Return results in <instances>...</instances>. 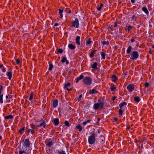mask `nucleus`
<instances>
[{
    "mask_svg": "<svg viewBox=\"0 0 154 154\" xmlns=\"http://www.w3.org/2000/svg\"><path fill=\"white\" fill-rule=\"evenodd\" d=\"M95 134L94 133H92L91 135L88 138V143L91 145L95 143Z\"/></svg>",
    "mask_w": 154,
    "mask_h": 154,
    "instance_id": "nucleus-1",
    "label": "nucleus"
},
{
    "mask_svg": "<svg viewBox=\"0 0 154 154\" xmlns=\"http://www.w3.org/2000/svg\"><path fill=\"white\" fill-rule=\"evenodd\" d=\"M92 80L88 76H87L84 78L83 82L85 85H90L92 84Z\"/></svg>",
    "mask_w": 154,
    "mask_h": 154,
    "instance_id": "nucleus-2",
    "label": "nucleus"
},
{
    "mask_svg": "<svg viewBox=\"0 0 154 154\" xmlns=\"http://www.w3.org/2000/svg\"><path fill=\"white\" fill-rule=\"evenodd\" d=\"M130 59L133 60H134L138 58L139 54L137 51H134L130 53Z\"/></svg>",
    "mask_w": 154,
    "mask_h": 154,
    "instance_id": "nucleus-3",
    "label": "nucleus"
},
{
    "mask_svg": "<svg viewBox=\"0 0 154 154\" xmlns=\"http://www.w3.org/2000/svg\"><path fill=\"white\" fill-rule=\"evenodd\" d=\"M72 25L70 26V29L74 27L75 28H78L79 25V21L77 18L75 19L74 20L72 23Z\"/></svg>",
    "mask_w": 154,
    "mask_h": 154,
    "instance_id": "nucleus-4",
    "label": "nucleus"
},
{
    "mask_svg": "<svg viewBox=\"0 0 154 154\" xmlns=\"http://www.w3.org/2000/svg\"><path fill=\"white\" fill-rule=\"evenodd\" d=\"M104 103H95L93 106V108L94 110H97L99 108L102 109L104 106Z\"/></svg>",
    "mask_w": 154,
    "mask_h": 154,
    "instance_id": "nucleus-5",
    "label": "nucleus"
},
{
    "mask_svg": "<svg viewBox=\"0 0 154 154\" xmlns=\"http://www.w3.org/2000/svg\"><path fill=\"white\" fill-rule=\"evenodd\" d=\"M127 89L130 92H131L134 89V86L133 84H130L127 87Z\"/></svg>",
    "mask_w": 154,
    "mask_h": 154,
    "instance_id": "nucleus-6",
    "label": "nucleus"
},
{
    "mask_svg": "<svg viewBox=\"0 0 154 154\" xmlns=\"http://www.w3.org/2000/svg\"><path fill=\"white\" fill-rule=\"evenodd\" d=\"M49 142H45L46 146L48 147H51L54 143V141H53L51 139H49Z\"/></svg>",
    "mask_w": 154,
    "mask_h": 154,
    "instance_id": "nucleus-7",
    "label": "nucleus"
},
{
    "mask_svg": "<svg viewBox=\"0 0 154 154\" xmlns=\"http://www.w3.org/2000/svg\"><path fill=\"white\" fill-rule=\"evenodd\" d=\"M53 122L54 125L56 126H58L59 124V120L57 118H54L53 120Z\"/></svg>",
    "mask_w": 154,
    "mask_h": 154,
    "instance_id": "nucleus-8",
    "label": "nucleus"
},
{
    "mask_svg": "<svg viewBox=\"0 0 154 154\" xmlns=\"http://www.w3.org/2000/svg\"><path fill=\"white\" fill-rule=\"evenodd\" d=\"M24 144L25 146L26 147H28L30 145V141L28 139H26L25 140L24 142Z\"/></svg>",
    "mask_w": 154,
    "mask_h": 154,
    "instance_id": "nucleus-9",
    "label": "nucleus"
},
{
    "mask_svg": "<svg viewBox=\"0 0 154 154\" xmlns=\"http://www.w3.org/2000/svg\"><path fill=\"white\" fill-rule=\"evenodd\" d=\"M71 84L69 82H68L67 83H66L65 84L64 88L65 89H66L68 91H70L72 90L71 89H69L67 88L68 87H69L70 86Z\"/></svg>",
    "mask_w": 154,
    "mask_h": 154,
    "instance_id": "nucleus-10",
    "label": "nucleus"
},
{
    "mask_svg": "<svg viewBox=\"0 0 154 154\" xmlns=\"http://www.w3.org/2000/svg\"><path fill=\"white\" fill-rule=\"evenodd\" d=\"M84 77V76L83 75H81L77 77L75 79V82L77 83L78 82L79 80L82 79Z\"/></svg>",
    "mask_w": 154,
    "mask_h": 154,
    "instance_id": "nucleus-11",
    "label": "nucleus"
},
{
    "mask_svg": "<svg viewBox=\"0 0 154 154\" xmlns=\"http://www.w3.org/2000/svg\"><path fill=\"white\" fill-rule=\"evenodd\" d=\"M58 103V102L57 100L56 99L54 100L53 101L52 104V106L53 107L55 108L57 106Z\"/></svg>",
    "mask_w": 154,
    "mask_h": 154,
    "instance_id": "nucleus-12",
    "label": "nucleus"
},
{
    "mask_svg": "<svg viewBox=\"0 0 154 154\" xmlns=\"http://www.w3.org/2000/svg\"><path fill=\"white\" fill-rule=\"evenodd\" d=\"M80 37L79 36H77L75 39V42L76 44L78 45H80Z\"/></svg>",
    "mask_w": 154,
    "mask_h": 154,
    "instance_id": "nucleus-13",
    "label": "nucleus"
},
{
    "mask_svg": "<svg viewBox=\"0 0 154 154\" xmlns=\"http://www.w3.org/2000/svg\"><path fill=\"white\" fill-rule=\"evenodd\" d=\"M98 91L94 89H92V90H91L89 91V93L90 94H95L97 93Z\"/></svg>",
    "mask_w": 154,
    "mask_h": 154,
    "instance_id": "nucleus-14",
    "label": "nucleus"
},
{
    "mask_svg": "<svg viewBox=\"0 0 154 154\" xmlns=\"http://www.w3.org/2000/svg\"><path fill=\"white\" fill-rule=\"evenodd\" d=\"M142 10L143 11L146 15L149 14V12L146 7H144L142 8Z\"/></svg>",
    "mask_w": 154,
    "mask_h": 154,
    "instance_id": "nucleus-15",
    "label": "nucleus"
},
{
    "mask_svg": "<svg viewBox=\"0 0 154 154\" xmlns=\"http://www.w3.org/2000/svg\"><path fill=\"white\" fill-rule=\"evenodd\" d=\"M68 47L71 50H73L76 48V46L72 44H69L68 45Z\"/></svg>",
    "mask_w": 154,
    "mask_h": 154,
    "instance_id": "nucleus-16",
    "label": "nucleus"
},
{
    "mask_svg": "<svg viewBox=\"0 0 154 154\" xmlns=\"http://www.w3.org/2000/svg\"><path fill=\"white\" fill-rule=\"evenodd\" d=\"M91 104L89 102H86L84 105V107L87 109H88L90 107V105Z\"/></svg>",
    "mask_w": 154,
    "mask_h": 154,
    "instance_id": "nucleus-17",
    "label": "nucleus"
},
{
    "mask_svg": "<svg viewBox=\"0 0 154 154\" xmlns=\"http://www.w3.org/2000/svg\"><path fill=\"white\" fill-rule=\"evenodd\" d=\"M132 47L130 45L129 46L126 50V53L128 54H130L131 51Z\"/></svg>",
    "mask_w": 154,
    "mask_h": 154,
    "instance_id": "nucleus-18",
    "label": "nucleus"
},
{
    "mask_svg": "<svg viewBox=\"0 0 154 154\" xmlns=\"http://www.w3.org/2000/svg\"><path fill=\"white\" fill-rule=\"evenodd\" d=\"M46 124L45 122H43L42 123H40L39 125H36V127H41L42 126H43V127L44 128H45L46 126Z\"/></svg>",
    "mask_w": 154,
    "mask_h": 154,
    "instance_id": "nucleus-19",
    "label": "nucleus"
},
{
    "mask_svg": "<svg viewBox=\"0 0 154 154\" xmlns=\"http://www.w3.org/2000/svg\"><path fill=\"white\" fill-rule=\"evenodd\" d=\"M111 78L112 79V81L114 82H115L118 79V77L115 75H112Z\"/></svg>",
    "mask_w": 154,
    "mask_h": 154,
    "instance_id": "nucleus-20",
    "label": "nucleus"
},
{
    "mask_svg": "<svg viewBox=\"0 0 154 154\" xmlns=\"http://www.w3.org/2000/svg\"><path fill=\"white\" fill-rule=\"evenodd\" d=\"M97 62H95L91 66V67L94 69H97Z\"/></svg>",
    "mask_w": 154,
    "mask_h": 154,
    "instance_id": "nucleus-21",
    "label": "nucleus"
},
{
    "mask_svg": "<svg viewBox=\"0 0 154 154\" xmlns=\"http://www.w3.org/2000/svg\"><path fill=\"white\" fill-rule=\"evenodd\" d=\"M12 73L11 72H8L7 73V75L8 76V79L10 80L12 77Z\"/></svg>",
    "mask_w": 154,
    "mask_h": 154,
    "instance_id": "nucleus-22",
    "label": "nucleus"
},
{
    "mask_svg": "<svg viewBox=\"0 0 154 154\" xmlns=\"http://www.w3.org/2000/svg\"><path fill=\"white\" fill-rule=\"evenodd\" d=\"M76 128L79 130V131L80 132H81L82 131V128L79 124L76 126Z\"/></svg>",
    "mask_w": 154,
    "mask_h": 154,
    "instance_id": "nucleus-23",
    "label": "nucleus"
},
{
    "mask_svg": "<svg viewBox=\"0 0 154 154\" xmlns=\"http://www.w3.org/2000/svg\"><path fill=\"white\" fill-rule=\"evenodd\" d=\"M96 50H94L91 52V53L89 55V57L91 58H92L94 57V54L95 53Z\"/></svg>",
    "mask_w": 154,
    "mask_h": 154,
    "instance_id": "nucleus-24",
    "label": "nucleus"
},
{
    "mask_svg": "<svg viewBox=\"0 0 154 154\" xmlns=\"http://www.w3.org/2000/svg\"><path fill=\"white\" fill-rule=\"evenodd\" d=\"M134 100L137 103H138L140 100V98L138 96H136L134 97Z\"/></svg>",
    "mask_w": 154,
    "mask_h": 154,
    "instance_id": "nucleus-25",
    "label": "nucleus"
},
{
    "mask_svg": "<svg viewBox=\"0 0 154 154\" xmlns=\"http://www.w3.org/2000/svg\"><path fill=\"white\" fill-rule=\"evenodd\" d=\"M25 130V127H23L22 128H20L19 131V132L21 134H22L24 132Z\"/></svg>",
    "mask_w": 154,
    "mask_h": 154,
    "instance_id": "nucleus-26",
    "label": "nucleus"
},
{
    "mask_svg": "<svg viewBox=\"0 0 154 154\" xmlns=\"http://www.w3.org/2000/svg\"><path fill=\"white\" fill-rule=\"evenodd\" d=\"M101 42L102 43V44H103V45H108L109 44V42L108 41L106 42V41H101Z\"/></svg>",
    "mask_w": 154,
    "mask_h": 154,
    "instance_id": "nucleus-27",
    "label": "nucleus"
},
{
    "mask_svg": "<svg viewBox=\"0 0 154 154\" xmlns=\"http://www.w3.org/2000/svg\"><path fill=\"white\" fill-rule=\"evenodd\" d=\"M13 118V116L11 115H9L5 116V119H12Z\"/></svg>",
    "mask_w": 154,
    "mask_h": 154,
    "instance_id": "nucleus-28",
    "label": "nucleus"
},
{
    "mask_svg": "<svg viewBox=\"0 0 154 154\" xmlns=\"http://www.w3.org/2000/svg\"><path fill=\"white\" fill-rule=\"evenodd\" d=\"M127 105V103L124 102L122 103H120L119 105V106L120 109H122V106L124 105Z\"/></svg>",
    "mask_w": 154,
    "mask_h": 154,
    "instance_id": "nucleus-29",
    "label": "nucleus"
},
{
    "mask_svg": "<svg viewBox=\"0 0 154 154\" xmlns=\"http://www.w3.org/2000/svg\"><path fill=\"white\" fill-rule=\"evenodd\" d=\"M64 125L65 126H67V127H69L71 125L67 121H65L64 122Z\"/></svg>",
    "mask_w": 154,
    "mask_h": 154,
    "instance_id": "nucleus-30",
    "label": "nucleus"
},
{
    "mask_svg": "<svg viewBox=\"0 0 154 154\" xmlns=\"http://www.w3.org/2000/svg\"><path fill=\"white\" fill-rule=\"evenodd\" d=\"M100 54L102 57V59H105V58L106 54L103 52H101Z\"/></svg>",
    "mask_w": 154,
    "mask_h": 154,
    "instance_id": "nucleus-31",
    "label": "nucleus"
},
{
    "mask_svg": "<svg viewBox=\"0 0 154 154\" xmlns=\"http://www.w3.org/2000/svg\"><path fill=\"white\" fill-rule=\"evenodd\" d=\"M28 132L31 133L32 134H33L34 133H35V131L32 129H29L28 131Z\"/></svg>",
    "mask_w": 154,
    "mask_h": 154,
    "instance_id": "nucleus-32",
    "label": "nucleus"
},
{
    "mask_svg": "<svg viewBox=\"0 0 154 154\" xmlns=\"http://www.w3.org/2000/svg\"><path fill=\"white\" fill-rule=\"evenodd\" d=\"M116 88V86L114 85H113L110 88V89L112 91H115Z\"/></svg>",
    "mask_w": 154,
    "mask_h": 154,
    "instance_id": "nucleus-33",
    "label": "nucleus"
},
{
    "mask_svg": "<svg viewBox=\"0 0 154 154\" xmlns=\"http://www.w3.org/2000/svg\"><path fill=\"white\" fill-rule=\"evenodd\" d=\"M92 42L91 41V38H89L88 39V40L86 42V45H89L91 43H92Z\"/></svg>",
    "mask_w": 154,
    "mask_h": 154,
    "instance_id": "nucleus-34",
    "label": "nucleus"
},
{
    "mask_svg": "<svg viewBox=\"0 0 154 154\" xmlns=\"http://www.w3.org/2000/svg\"><path fill=\"white\" fill-rule=\"evenodd\" d=\"M67 58L66 57H63L62 59L61 60V62L63 63H64L67 60Z\"/></svg>",
    "mask_w": 154,
    "mask_h": 154,
    "instance_id": "nucleus-35",
    "label": "nucleus"
},
{
    "mask_svg": "<svg viewBox=\"0 0 154 154\" xmlns=\"http://www.w3.org/2000/svg\"><path fill=\"white\" fill-rule=\"evenodd\" d=\"M54 66L52 63L49 64V67L48 68V70L49 71H51L52 70Z\"/></svg>",
    "mask_w": 154,
    "mask_h": 154,
    "instance_id": "nucleus-36",
    "label": "nucleus"
},
{
    "mask_svg": "<svg viewBox=\"0 0 154 154\" xmlns=\"http://www.w3.org/2000/svg\"><path fill=\"white\" fill-rule=\"evenodd\" d=\"M57 153H58V154H66L64 150L58 151Z\"/></svg>",
    "mask_w": 154,
    "mask_h": 154,
    "instance_id": "nucleus-37",
    "label": "nucleus"
},
{
    "mask_svg": "<svg viewBox=\"0 0 154 154\" xmlns=\"http://www.w3.org/2000/svg\"><path fill=\"white\" fill-rule=\"evenodd\" d=\"M104 100V98L103 99V98L102 99H101V98L99 99L98 100L99 103L100 104V103H104L103 102Z\"/></svg>",
    "mask_w": 154,
    "mask_h": 154,
    "instance_id": "nucleus-38",
    "label": "nucleus"
},
{
    "mask_svg": "<svg viewBox=\"0 0 154 154\" xmlns=\"http://www.w3.org/2000/svg\"><path fill=\"white\" fill-rule=\"evenodd\" d=\"M33 99V93L32 92H31L30 94L29 97V100H31Z\"/></svg>",
    "mask_w": 154,
    "mask_h": 154,
    "instance_id": "nucleus-39",
    "label": "nucleus"
},
{
    "mask_svg": "<svg viewBox=\"0 0 154 154\" xmlns=\"http://www.w3.org/2000/svg\"><path fill=\"white\" fill-rule=\"evenodd\" d=\"M3 94H2V95H0V102L1 103H2L3 102Z\"/></svg>",
    "mask_w": 154,
    "mask_h": 154,
    "instance_id": "nucleus-40",
    "label": "nucleus"
},
{
    "mask_svg": "<svg viewBox=\"0 0 154 154\" xmlns=\"http://www.w3.org/2000/svg\"><path fill=\"white\" fill-rule=\"evenodd\" d=\"M103 5L102 3L100 4V7L97 8V9L98 11H100L102 8L103 6Z\"/></svg>",
    "mask_w": 154,
    "mask_h": 154,
    "instance_id": "nucleus-41",
    "label": "nucleus"
},
{
    "mask_svg": "<svg viewBox=\"0 0 154 154\" xmlns=\"http://www.w3.org/2000/svg\"><path fill=\"white\" fill-rule=\"evenodd\" d=\"M119 114L120 115H122V114L123 113V110L122 109H120L119 110Z\"/></svg>",
    "mask_w": 154,
    "mask_h": 154,
    "instance_id": "nucleus-42",
    "label": "nucleus"
},
{
    "mask_svg": "<svg viewBox=\"0 0 154 154\" xmlns=\"http://www.w3.org/2000/svg\"><path fill=\"white\" fill-rule=\"evenodd\" d=\"M57 52L59 53L62 54L63 52V50L62 49H58Z\"/></svg>",
    "mask_w": 154,
    "mask_h": 154,
    "instance_id": "nucleus-43",
    "label": "nucleus"
},
{
    "mask_svg": "<svg viewBox=\"0 0 154 154\" xmlns=\"http://www.w3.org/2000/svg\"><path fill=\"white\" fill-rule=\"evenodd\" d=\"M12 96L11 95L8 94L6 96L5 98L6 99L9 97V99L11 98Z\"/></svg>",
    "mask_w": 154,
    "mask_h": 154,
    "instance_id": "nucleus-44",
    "label": "nucleus"
},
{
    "mask_svg": "<svg viewBox=\"0 0 154 154\" xmlns=\"http://www.w3.org/2000/svg\"><path fill=\"white\" fill-rule=\"evenodd\" d=\"M132 28V26H129L127 28V30L128 31H129Z\"/></svg>",
    "mask_w": 154,
    "mask_h": 154,
    "instance_id": "nucleus-45",
    "label": "nucleus"
},
{
    "mask_svg": "<svg viewBox=\"0 0 154 154\" xmlns=\"http://www.w3.org/2000/svg\"><path fill=\"white\" fill-rule=\"evenodd\" d=\"M58 11H59V14L62 13L63 12V9H61L59 8L58 9Z\"/></svg>",
    "mask_w": 154,
    "mask_h": 154,
    "instance_id": "nucleus-46",
    "label": "nucleus"
},
{
    "mask_svg": "<svg viewBox=\"0 0 154 154\" xmlns=\"http://www.w3.org/2000/svg\"><path fill=\"white\" fill-rule=\"evenodd\" d=\"M82 94H80L79 95V97L78 99V102H79L81 100V98L82 97Z\"/></svg>",
    "mask_w": 154,
    "mask_h": 154,
    "instance_id": "nucleus-47",
    "label": "nucleus"
},
{
    "mask_svg": "<svg viewBox=\"0 0 154 154\" xmlns=\"http://www.w3.org/2000/svg\"><path fill=\"white\" fill-rule=\"evenodd\" d=\"M131 41L132 43H133L134 42L137 43V42L135 41L134 40V38L133 37L131 39Z\"/></svg>",
    "mask_w": 154,
    "mask_h": 154,
    "instance_id": "nucleus-48",
    "label": "nucleus"
},
{
    "mask_svg": "<svg viewBox=\"0 0 154 154\" xmlns=\"http://www.w3.org/2000/svg\"><path fill=\"white\" fill-rule=\"evenodd\" d=\"M136 17L135 16V15H133L131 17V21H133L134 20V18H135Z\"/></svg>",
    "mask_w": 154,
    "mask_h": 154,
    "instance_id": "nucleus-49",
    "label": "nucleus"
},
{
    "mask_svg": "<svg viewBox=\"0 0 154 154\" xmlns=\"http://www.w3.org/2000/svg\"><path fill=\"white\" fill-rule=\"evenodd\" d=\"M144 85L145 88H147L149 86V84L148 82H146L144 83Z\"/></svg>",
    "mask_w": 154,
    "mask_h": 154,
    "instance_id": "nucleus-50",
    "label": "nucleus"
},
{
    "mask_svg": "<svg viewBox=\"0 0 154 154\" xmlns=\"http://www.w3.org/2000/svg\"><path fill=\"white\" fill-rule=\"evenodd\" d=\"M35 126H36V125H31V128L32 130H34L36 129V128L35 127Z\"/></svg>",
    "mask_w": 154,
    "mask_h": 154,
    "instance_id": "nucleus-51",
    "label": "nucleus"
},
{
    "mask_svg": "<svg viewBox=\"0 0 154 154\" xmlns=\"http://www.w3.org/2000/svg\"><path fill=\"white\" fill-rule=\"evenodd\" d=\"M16 63L17 64H19L20 63V60L18 59H17L16 60Z\"/></svg>",
    "mask_w": 154,
    "mask_h": 154,
    "instance_id": "nucleus-52",
    "label": "nucleus"
},
{
    "mask_svg": "<svg viewBox=\"0 0 154 154\" xmlns=\"http://www.w3.org/2000/svg\"><path fill=\"white\" fill-rule=\"evenodd\" d=\"M25 152V151L24 150H23L22 151H20L19 152V154H22L24 153Z\"/></svg>",
    "mask_w": 154,
    "mask_h": 154,
    "instance_id": "nucleus-53",
    "label": "nucleus"
},
{
    "mask_svg": "<svg viewBox=\"0 0 154 154\" xmlns=\"http://www.w3.org/2000/svg\"><path fill=\"white\" fill-rule=\"evenodd\" d=\"M2 71L3 72H5L6 71V69L5 67H3L2 69Z\"/></svg>",
    "mask_w": 154,
    "mask_h": 154,
    "instance_id": "nucleus-54",
    "label": "nucleus"
},
{
    "mask_svg": "<svg viewBox=\"0 0 154 154\" xmlns=\"http://www.w3.org/2000/svg\"><path fill=\"white\" fill-rule=\"evenodd\" d=\"M114 27H117V20H116L114 23Z\"/></svg>",
    "mask_w": 154,
    "mask_h": 154,
    "instance_id": "nucleus-55",
    "label": "nucleus"
},
{
    "mask_svg": "<svg viewBox=\"0 0 154 154\" xmlns=\"http://www.w3.org/2000/svg\"><path fill=\"white\" fill-rule=\"evenodd\" d=\"M87 122L86 121L82 123V124L84 126L85 125L87 124Z\"/></svg>",
    "mask_w": 154,
    "mask_h": 154,
    "instance_id": "nucleus-56",
    "label": "nucleus"
},
{
    "mask_svg": "<svg viewBox=\"0 0 154 154\" xmlns=\"http://www.w3.org/2000/svg\"><path fill=\"white\" fill-rule=\"evenodd\" d=\"M60 15V18H62L63 17V15L62 13L61 14H59Z\"/></svg>",
    "mask_w": 154,
    "mask_h": 154,
    "instance_id": "nucleus-57",
    "label": "nucleus"
},
{
    "mask_svg": "<svg viewBox=\"0 0 154 154\" xmlns=\"http://www.w3.org/2000/svg\"><path fill=\"white\" fill-rule=\"evenodd\" d=\"M59 25V23H56L54 24V26H57Z\"/></svg>",
    "mask_w": 154,
    "mask_h": 154,
    "instance_id": "nucleus-58",
    "label": "nucleus"
},
{
    "mask_svg": "<svg viewBox=\"0 0 154 154\" xmlns=\"http://www.w3.org/2000/svg\"><path fill=\"white\" fill-rule=\"evenodd\" d=\"M2 89H3V86L1 85H0V91H2Z\"/></svg>",
    "mask_w": 154,
    "mask_h": 154,
    "instance_id": "nucleus-59",
    "label": "nucleus"
},
{
    "mask_svg": "<svg viewBox=\"0 0 154 154\" xmlns=\"http://www.w3.org/2000/svg\"><path fill=\"white\" fill-rule=\"evenodd\" d=\"M116 96L113 97L112 98V100L113 101H114L116 99Z\"/></svg>",
    "mask_w": 154,
    "mask_h": 154,
    "instance_id": "nucleus-60",
    "label": "nucleus"
},
{
    "mask_svg": "<svg viewBox=\"0 0 154 154\" xmlns=\"http://www.w3.org/2000/svg\"><path fill=\"white\" fill-rule=\"evenodd\" d=\"M114 120L115 122H117V118L116 117H115Z\"/></svg>",
    "mask_w": 154,
    "mask_h": 154,
    "instance_id": "nucleus-61",
    "label": "nucleus"
},
{
    "mask_svg": "<svg viewBox=\"0 0 154 154\" xmlns=\"http://www.w3.org/2000/svg\"><path fill=\"white\" fill-rule=\"evenodd\" d=\"M65 62H66V65H67L69 63V61L68 60H67Z\"/></svg>",
    "mask_w": 154,
    "mask_h": 154,
    "instance_id": "nucleus-62",
    "label": "nucleus"
},
{
    "mask_svg": "<svg viewBox=\"0 0 154 154\" xmlns=\"http://www.w3.org/2000/svg\"><path fill=\"white\" fill-rule=\"evenodd\" d=\"M66 12L67 13H71V11L70 10H69L67 11H66Z\"/></svg>",
    "mask_w": 154,
    "mask_h": 154,
    "instance_id": "nucleus-63",
    "label": "nucleus"
},
{
    "mask_svg": "<svg viewBox=\"0 0 154 154\" xmlns=\"http://www.w3.org/2000/svg\"><path fill=\"white\" fill-rule=\"evenodd\" d=\"M135 1V0H131V2L132 3L134 4V3Z\"/></svg>",
    "mask_w": 154,
    "mask_h": 154,
    "instance_id": "nucleus-64",
    "label": "nucleus"
}]
</instances>
